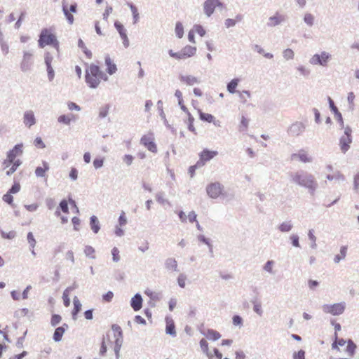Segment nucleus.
<instances>
[{
    "instance_id": "nucleus-49",
    "label": "nucleus",
    "mask_w": 359,
    "mask_h": 359,
    "mask_svg": "<svg viewBox=\"0 0 359 359\" xmlns=\"http://www.w3.org/2000/svg\"><path fill=\"white\" fill-rule=\"evenodd\" d=\"M168 53H169L170 57H174V58H175L177 60L184 59V57L183 56V54L182 53L181 51L180 52H177V53H175L172 50H170Z\"/></svg>"
},
{
    "instance_id": "nucleus-19",
    "label": "nucleus",
    "mask_w": 359,
    "mask_h": 359,
    "mask_svg": "<svg viewBox=\"0 0 359 359\" xmlns=\"http://www.w3.org/2000/svg\"><path fill=\"white\" fill-rule=\"evenodd\" d=\"M36 123L35 116L32 111H27L24 114V123L30 128Z\"/></svg>"
},
{
    "instance_id": "nucleus-7",
    "label": "nucleus",
    "mask_w": 359,
    "mask_h": 359,
    "mask_svg": "<svg viewBox=\"0 0 359 359\" xmlns=\"http://www.w3.org/2000/svg\"><path fill=\"white\" fill-rule=\"evenodd\" d=\"M330 55L327 52H322L320 54H315L310 60V62L313 65L326 66L330 58Z\"/></svg>"
},
{
    "instance_id": "nucleus-25",
    "label": "nucleus",
    "mask_w": 359,
    "mask_h": 359,
    "mask_svg": "<svg viewBox=\"0 0 359 359\" xmlns=\"http://www.w3.org/2000/svg\"><path fill=\"white\" fill-rule=\"evenodd\" d=\"M105 64L107 65V71L109 74H113L116 72V65L109 57L105 58Z\"/></svg>"
},
{
    "instance_id": "nucleus-45",
    "label": "nucleus",
    "mask_w": 359,
    "mask_h": 359,
    "mask_svg": "<svg viewBox=\"0 0 359 359\" xmlns=\"http://www.w3.org/2000/svg\"><path fill=\"white\" fill-rule=\"evenodd\" d=\"M84 252L86 256L90 258H95V249L93 247L89 245L86 246Z\"/></svg>"
},
{
    "instance_id": "nucleus-3",
    "label": "nucleus",
    "mask_w": 359,
    "mask_h": 359,
    "mask_svg": "<svg viewBox=\"0 0 359 359\" xmlns=\"http://www.w3.org/2000/svg\"><path fill=\"white\" fill-rule=\"evenodd\" d=\"M39 46L41 48L50 46L59 50L60 43L53 27L44 28L41 30L38 40Z\"/></svg>"
},
{
    "instance_id": "nucleus-32",
    "label": "nucleus",
    "mask_w": 359,
    "mask_h": 359,
    "mask_svg": "<svg viewBox=\"0 0 359 359\" xmlns=\"http://www.w3.org/2000/svg\"><path fill=\"white\" fill-rule=\"evenodd\" d=\"M73 303H74V309L72 311V316H73L74 318H76L77 313L81 309V304L76 297H74V298L73 299Z\"/></svg>"
},
{
    "instance_id": "nucleus-62",
    "label": "nucleus",
    "mask_w": 359,
    "mask_h": 359,
    "mask_svg": "<svg viewBox=\"0 0 359 359\" xmlns=\"http://www.w3.org/2000/svg\"><path fill=\"white\" fill-rule=\"evenodd\" d=\"M53 61V57L50 55L49 53H46L45 55V64L47 66H51V63Z\"/></svg>"
},
{
    "instance_id": "nucleus-59",
    "label": "nucleus",
    "mask_w": 359,
    "mask_h": 359,
    "mask_svg": "<svg viewBox=\"0 0 359 359\" xmlns=\"http://www.w3.org/2000/svg\"><path fill=\"white\" fill-rule=\"evenodd\" d=\"M47 72H48V76L50 81H52L54 78L55 74L54 70L51 66H47Z\"/></svg>"
},
{
    "instance_id": "nucleus-50",
    "label": "nucleus",
    "mask_w": 359,
    "mask_h": 359,
    "mask_svg": "<svg viewBox=\"0 0 359 359\" xmlns=\"http://www.w3.org/2000/svg\"><path fill=\"white\" fill-rule=\"evenodd\" d=\"M27 241L30 246L34 248L36 245V240L34 238V236L32 232H29L27 234Z\"/></svg>"
},
{
    "instance_id": "nucleus-30",
    "label": "nucleus",
    "mask_w": 359,
    "mask_h": 359,
    "mask_svg": "<svg viewBox=\"0 0 359 359\" xmlns=\"http://www.w3.org/2000/svg\"><path fill=\"white\" fill-rule=\"evenodd\" d=\"M175 97L177 98L178 100V104L180 105L181 109L183 111H187V107L184 104V100L182 97V93L180 90H176L175 93Z\"/></svg>"
},
{
    "instance_id": "nucleus-55",
    "label": "nucleus",
    "mask_w": 359,
    "mask_h": 359,
    "mask_svg": "<svg viewBox=\"0 0 359 359\" xmlns=\"http://www.w3.org/2000/svg\"><path fill=\"white\" fill-rule=\"evenodd\" d=\"M61 316L57 314H54L51 318V325L55 326L61 321Z\"/></svg>"
},
{
    "instance_id": "nucleus-21",
    "label": "nucleus",
    "mask_w": 359,
    "mask_h": 359,
    "mask_svg": "<svg viewBox=\"0 0 359 359\" xmlns=\"http://www.w3.org/2000/svg\"><path fill=\"white\" fill-rule=\"evenodd\" d=\"M142 299L140 294H135L131 300V306L134 311H139L142 308Z\"/></svg>"
},
{
    "instance_id": "nucleus-48",
    "label": "nucleus",
    "mask_w": 359,
    "mask_h": 359,
    "mask_svg": "<svg viewBox=\"0 0 359 359\" xmlns=\"http://www.w3.org/2000/svg\"><path fill=\"white\" fill-rule=\"evenodd\" d=\"M292 229V225L289 222H284L279 226V229L283 232H287Z\"/></svg>"
},
{
    "instance_id": "nucleus-40",
    "label": "nucleus",
    "mask_w": 359,
    "mask_h": 359,
    "mask_svg": "<svg viewBox=\"0 0 359 359\" xmlns=\"http://www.w3.org/2000/svg\"><path fill=\"white\" fill-rule=\"evenodd\" d=\"M284 20V18L280 15H276L275 16L271 17L269 18L270 25L272 26H275L280 23Z\"/></svg>"
},
{
    "instance_id": "nucleus-15",
    "label": "nucleus",
    "mask_w": 359,
    "mask_h": 359,
    "mask_svg": "<svg viewBox=\"0 0 359 359\" xmlns=\"http://www.w3.org/2000/svg\"><path fill=\"white\" fill-rule=\"evenodd\" d=\"M221 5L222 4L219 0H206L203 6L205 13L208 16H210L213 13L216 6Z\"/></svg>"
},
{
    "instance_id": "nucleus-63",
    "label": "nucleus",
    "mask_w": 359,
    "mask_h": 359,
    "mask_svg": "<svg viewBox=\"0 0 359 359\" xmlns=\"http://www.w3.org/2000/svg\"><path fill=\"white\" fill-rule=\"evenodd\" d=\"M294 359H305V352L302 350L294 354Z\"/></svg>"
},
{
    "instance_id": "nucleus-2",
    "label": "nucleus",
    "mask_w": 359,
    "mask_h": 359,
    "mask_svg": "<svg viewBox=\"0 0 359 359\" xmlns=\"http://www.w3.org/2000/svg\"><path fill=\"white\" fill-rule=\"evenodd\" d=\"M107 80V75L95 65H90L86 71V81L90 88H95L102 81Z\"/></svg>"
},
{
    "instance_id": "nucleus-42",
    "label": "nucleus",
    "mask_w": 359,
    "mask_h": 359,
    "mask_svg": "<svg viewBox=\"0 0 359 359\" xmlns=\"http://www.w3.org/2000/svg\"><path fill=\"white\" fill-rule=\"evenodd\" d=\"M356 348L355 344L351 340L348 341V344L346 346V352L350 356H353Z\"/></svg>"
},
{
    "instance_id": "nucleus-14",
    "label": "nucleus",
    "mask_w": 359,
    "mask_h": 359,
    "mask_svg": "<svg viewBox=\"0 0 359 359\" xmlns=\"http://www.w3.org/2000/svg\"><path fill=\"white\" fill-rule=\"evenodd\" d=\"M60 210L65 213V215L69 214V208H68V202L66 200H62L60 203V206L55 211V215L58 217H60L62 223L65 224L68 222V218L66 216H62L60 213Z\"/></svg>"
},
{
    "instance_id": "nucleus-53",
    "label": "nucleus",
    "mask_w": 359,
    "mask_h": 359,
    "mask_svg": "<svg viewBox=\"0 0 359 359\" xmlns=\"http://www.w3.org/2000/svg\"><path fill=\"white\" fill-rule=\"evenodd\" d=\"M111 254H112V257H113V260L114 262L119 261V259H120L119 250H118V249L117 248L114 247L111 250Z\"/></svg>"
},
{
    "instance_id": "nucleus-37",
    "label": "nucleus",
    "mask_w": 359,
    "mask_h": 359,
    "mask_svg": "<svg viewBox=\"0 0 359 359\" xmlns=\"http://www.w3.org/2000/svg\"><path fill=\"white\" fill-rule=\"evenodd\" d=\"M90 226L94 233H97L100 230L99 222L95 216L90 217Z\"/></svg>"
},
{
    "instance_id": "nucleus-36",
    "label": "nucleus",
    "mask_w": 359,
    "mask_h": 359,
    "mask_svg": "<svg viewBox=\"0 0 359 359\" xmlns=\"http://www.w3.org/2000/svg\"><path fill=\"white\" fill-rule=\"evenodd\" d=\"M239 82L238 79H234L231 80L227 85V90L230 93H236V88L238 86Z\"/></svg>"
},
{
    "instance_id": "nucleus-41",
    "label": "nucleus",
    "mask_w": 359,
    "mask_h": 359,
    "mask_svg": "<svg viewBox=\"0 0 359 359\" xmlns=\"http://www.w3.org/2000/svg\"><path fill=\"white\" fill-rule=\"evenodd\" d=\"M21 164V161L20 160L14 161L11 165V167L9 168L8 170L6 171V175H10L13 174L17 168L20 166Z\"/></svg>"
},
{
    "instance_id": "nucleus-34",
    "label": "nucleus",
    "mask_w": 359,
    "mask_h": 359,
    "mask_svg": "<svg viewBox=\"0 0 359 359\" xmlns=\"http://www.w3.org/2000/svg\"><path fill=\"white\" fill-rule=\"evenodd\" d=\"M165 266L169 270L176 271L177 270V261L173 258H168L165 262Z\"/></svg>"
},
{
    "instance_id": "nucleus-12",
    "label": "nucleus",
    "mask_w": 359,
    "mask_h": 359,
    "mask_svg": "<svg viewBox=\"0 0 359 359\" xmlns=\"http://www.w3.org/2000/svg\"><path fill=\"white\" fill-rule=\"evenodd\" d=\"M345 306L341 303L334 304L332 305H325L323 311L325 313H330L333 316L341 314L344 311Z\"/></svg>"
},
{
    "instance_id": "nucleus-28",
    "label": "nucleus",
    "mask_w": 359,
    "mask_h": 359,
    "mask_svg": "<svg viewBox=\"0 0 359 359\" xmlns=\"http://www.w3.org/2000/svg\"><path fill=\"white\" fill-rule=\"evenodd\" d=\"M187 116V118H188V120H187V124H188V129L194 133H196V128L194 126V116L191 115V114L189 112V109H187V111H184Z\"/></svg>"
},
{
    "instance_id": "nucleus-56",
    "label": "nucleus",
    "mask_w": 359,
    "mask_h": 359,
    "mask_svg": "<svg viewBox=\"0 0 359 359\" xmlns=\"http://www.w3.org/2000/svg\"><path fill=\"white\" fill-rule=\"evenodd\" d=\"M186 279V276L183 274H180L177 278L178 284L182 288L185 287Z\"/></svg>"
},
{
    "instance_id": "nucleus-61",
    "label": "nucleus",
    "mask_w": 359,
    "mask_h": 359,
    "mask_svg": "<svg viewBox=\"0 0 359 359\" xmlns=\"http://www.w3.org/2000/svg\"><path fill=\"white\" fill-rule=\"evenodd\" d=\"M103 158H95L93 161V165L95 168H101L103 165Z\"/></svg>"
},
{
    "instance_id": "nucleus-13",
    "label": "nucleus",
    "mask_w": 359,
    "mask_h": 359,
    "mask_svg": "<svg viewBox=\"0 0 359 359\" xmlns=\"http://www.w3.org/2000/svg\"><path fill=\"white\" fill-rule=\"evenodd\" d=\"M217 154L216 151L203 149L199 154L200 158L198 161V165H204L207 161L212 159Z\"/></svg>"
},
{
    "instance_id": "nucleus-33",
    "label": "nucleus",
    "mask_w": 359,
    "mask_h": 359,
    "mask_svg": "<svg viewBox=\"0 0 359 359\" xmlns=\"http://www.w3.org/2000/svg\"><path fill=\"white\" fill-rule=\"evenodd\" d=\"M206 337L210 340H217L221 337V334L216 330L209 329L207 330Z\"/></svg>"
},
{
    "instance_id": "nucleus-22",
    "label": "nucleus",
    "mask_w": 359,
    "mask_h": 359,
    "mask_svg": "<svg viewBox=\"0 0 359 359\" xmlns=\"http://www.w3.org/2000/svg\"><path fill=\"white\" fill-rule=\"evenodd\" d=\"M67 325L64 324L61 327H58L55 329L54 334H53V339L55 341H60L62 339V337L66 330V328H67Z\"/></svg>"
},
{
    "instance_id": "nucleus-54",
    "label": "nucleus",
    "mask_w": 359,
    "mask_h": 359,
    "mask_svg": "<svg viewBox=\"0 0 359 359\" xmlns=\"http://www.w3.org/2000/svg\"><path fill=\"white\" fill-rule=\"evenodd\" d=\"M114 297V294L112 292L109 291L105 294L102 296V300L105 302H110Z\"/></svg>"
},
{
    "instance_id": "nucleus-24",
    "label": "nucleus",
    "mask_w": 359,
    "mask_h": 359,
    "mask_svg": "<svg viewBox=\"0 0 359 359\" xmlns=\"http://www.w3.org/2000/svg\"><path fill=\"white\" fill-rule=\"evenodd\" d=\"M351 143V137L342 136L340 139V147L341 151L345 153L348 149Z\"/></svg>"
},
{
    "instance_id": "nucleus-9",
    "label": "nucleus",
    "mask_w": 359,
    "mask_h": 359,
    "mask_svg": "<svg viewBox=\"0 0 359 359\" xmlns=\"http://www.w3.org/2000/svg\"><path fill=\"white\" fill-rule=\"evenodd\" d=\"M76 4H71L69 6L68 4L65 2H62V11L64 12V14L69 24H72L74 22V16L72 13H76Z\"/></svg>"
},
{
    "instance_id": "nucleus-58",
    "label": "nucleus",
    "mask_w": 359,
    "mask_h": 359,
    "mask_svg": "<svg viewBox=\"0 0 359 359\" xmlns=\"http://www.w3.org/2000/svg\"><path fill=\"white\" fill-rule=\"evenodd\" d=\"M194 29L197 34H198L201 36H203L205 34V29L201 25H196L194 27Z\"/></svg>"
},
{
    "instance_id": "nucleus-23",
    "label": "nucleus",
    "mask_w": 359,
    "mask_h": 359,
    "mask_svg": "<svg viewBox=\"0 0 359 359\" xmlns=\"http://www.w3.org/2000/svg\"><path fill=\"white\" fill-rule=\"evenodd\" d=\"M184 59L194 56L196 52V48L191 46H186L182 50Z\"/></svg>"
},
{
    "instance_id": "nucleus-1",
    "label": "nucleus",
    "mask_w": 359,
    "mask_h": 359,
    "mask_svg": "<svg viewBox=\"0 0 359 359\" xmlns=\"http://www.w3.org/2000/svg\"><path fill=\"white\" fill-rule=\"evenodd\" d=\"M107 340V346L109 348H112L116 358H118L119 351L123 342V333L120 326L113 325L111 331L103 337L102 340Z\"/></svg>"
},
{
    "instance_id": "nucleus-5",
    "label": "nucleus",
    "mask_w": 359,
    "mask_h": 359,
    "mask_svg": "<svg viewBox=\"0 0 359 359\" xmlns=\"http://www.w3.org/2000/svg\"><path fill=\"white\" fill-rule=\"evenodd\" d=\"M22 144H18L7 153L6 159L3 163L4 168H8L15 158L22 154Z\"/></svg>"
},
{
    "instance_id": "nucleus-11",
    "label": "nucleus",
    "mask_w": 359,
    "mask_h": 359,
    "mask_svg": "<svg viewBox=\"0 0 359 359\" xmlns=\"http://www.w3.org/2000/svg\"><path fill=\"white\" fill-rule=\"evenodd\" d=\"M206 191L210 197L216 198L222 194V188L218 182L211 183L206 187Z\"/></svg>"
},
{
    "instance_id": "nucleus-57",
    "label": "nucleus",
    "mask_w": 359,
    "mask_h": 359,
    "mask_svg": "<svg viewBox=\"0 0 359 359\" xmlns=\"http://www.w3.org/2000/svg\"><path fill=\"white\" fill-rule=\"evenodd\" d=\"M248 119L246 118L245 116H242L241 121V129L244 130H246L248 126Z\"/></svg>"
},
{
    "instance_id": "nucleus-8",
    "label": "nucleus",
    "mask_w": 359,
    "mask_h": 359,
    "mask_svg": "<svg viewBox=\"0 0 359 359\" xmlns=\"http://www.w3.org/2000/svg\"><path fill=\"white\" fill-rule=\"evenodd\" d=\"M20 189L21 186L20 183L15 182L12 187L8 191V192L3 196V201L11 206H14L13 197L12 194L18 193L20 191Z\"/></svg>"
},
{
    "instance_id": "nucleus-27",
    "label": "nucleus",
    "mask_w": 359,
    "mask_h": 359,
    "mask_svg": "<svg viewBox=\"0 0 359 359\" xmlns=\"http://www.w3.org/2000/svg\"><path fill=\"white\" fill-rule=\"evenodd\" d=\"M198 111L199 118L201 120H202L203 121L208 122V123L214 122L215 117L212 114H208V113H204L201 109H198Z\"/></svg>"
},
{
    "instance_id": "nucleus-6",
    "label": "nucleus",
    "mask_w": 359,
    "mask_h": 359,
    "mask_svg": "<svg viewBox=\"0 0 359 359\" xmlns=\"http://www.w3.org/2000/svg\"><path fill=\"white\" fill-rule=\"evenodd\" d=\"M140 143L152 153L157 152V146L154 142V135L152 133L144 135L140 139Z\"/></svg>"
},
{
    "instance_id": "nucleus-35",
    "label": "nucleus",
    "mask_w": 359,
    "mask_h": 359,
    "mask_svg": "<svg viewBox=\"0 0 359 359\" xmlns=\"http://www.w3.org/2000/svg\"><path fill=\"white\" fill-rule=\"evenodd\" d=\"M200 346H201L202 351L207 355V356L209 358V359H212L213 355L209 353L208 344L205 339H202L200 341Z\"/></svg>"
},
{
    "instance_id": "nucleus-38",
    "label": "nucleus",
    "mask_w": 359,
    "mask_h": 359,
    "mask_svg": "<svg viewBox=\"0 0 359 359\" xmlns=\"http://www.w3.org/2000/svg\"><path fill=\"white\" fill-rule=\"evenodd\" d=\"M347 252V247L346 246H342L340 249V254L335 256L334 260L336 263H338L340 262V260L344 259L346 256Z\"/></svg>"
},
{
    "instance_id": "nucleus-31",
    "label": "nucleus",
    "mask_w": 359,
    "mask_h": 359,
    "mask_svg": "<svg viewBox=\"0 0 359 359\" xmlns=\"http://www.w3.org/2000/svg\"><path fill=\"white\" fill-rule=\"evenodd\" d=\"M73 290L72 287H67V289L65 290L64 292H63V294H62V299H63V302H64V305L66 306V307H68L70 305V298H69V294H70V292Z\"/></svg>"
},
{
    "instance_id": "nucleus-51",
    "label": "nucleus",
    "mask_w": 359,
    "mask_h": 359,
    "mask_svg": "<svg viewBox=\"0 0 359 359\" xmlns=\"http://www.w3.org/2000/svg\"><path fill=\"white\" fill-rule=\"evenodd\" d=\"M15 235L16 233L14 231H11L8 233L1 231V236L4 238L13 239L15 237Z\"/></svg>"
},
{
    "instance_id": "nucleus-18",
    "label": "nucleus",
    "mask_w": 359,
    "mask_h": 359,
    "mask_svg": "<svg viewBox=\"0 0 359 359\" xmlns=\"http://www.w3.org/2000/svg\"><path fill=\"white\" fill-rule=\"evenodd\" d=\"M114 26L118 32L121 39L123 40V43L125 46H128L129 44L128 39L126 34V31L123 27V25L119 22H115Z\"/></svg>"
},
{
    "instance_id": "nucleus-60",
    "label": "nucleus",
    "mask_w": 359,
    "mask_h": 359,
    "mask_svg": "<svg viewBox=\"0 0 359 359\" xmlns=\"http://www.w3.org/2000/svg\"><path fill=\"white\" fill-rule=\"evenodd\" d=\"M233 323L236 326L242 325L243 320H242L241 317H240L239 316H234L233 317Z\"/></svg>"
},
{
    "instance_id": "nucleus-10",
    "label": "nucleus",
    "mask_w": 359,
    "mask_h": 359,
    "mask_svg": "<svg viewBox=\"0 0 359 359\" xmlns=\"http://www.w3.org/2000/svg\"><path fill=\"white\" fill-rule=\"evenodd\" d=\"M291 161H298L302 163H310L312 161V157L307 151L300 149L297 153L292 154L290 156Z\"/></svg>"
},
{
    "instance_id": "nucleus-4",
    "label": "nucleus",
    "mask_w": 359,
    "mask_h": 359,
    "mask_svg": "<svg viewBox=\"0 0 359 359\" xmlns=\"http://www.w3.org/2000/svg\"><path fill=\"white\" fill-rule=\"evenodd\" d=\"M292 180L296 184L304 187L313 191L318 187V184L312 175H304L297 172L292 176Z\"/></svg>"
},
{
    "instance_id": "nucleus-47",
    "label": "nucleus",
    "mask_w": 359,
    "mask_h": 359,
    "mask_svg": "<svg viewBox=\"0 0 359 359\" xmlns=\"http://www.w3.org/2000/svg\"><path fill=\"white\" fill-rule=\"evenodd\" d=\"M304 22L311 26L313 24V21H314V17L312 14L311 13H306L305 15H304Z\"/></svg>"
},
{
    "instance_id": "nucleus-39",
    "label": "nucleus",
    "mask_w": 359,
    "mask_h": 359,
    "mask_svg": "<svg viewBox=\"0 0 359 359\" xmlns=\"http://www.w3.org/2000/svg\"><path fill=\"white\" fill-rule=\"evenodd\" d=\"M78 46L79 48H81L82 49L83 53L86 55V57L88 58H89V59L91 58V57H92L91 51L87 48L84 42L81 39L79 40Z\"/></svg>"
},
{
    "instance_id": "nucleus-26",
    "label": "nucleus",
    "mask_w": 359,
    "mask_h": 359,
    "mask_svg": "<svg viewBox=\"0 0 359 359\" xmlns=\"http://www.w3.org/2000/svg\"><path fill=\"white\" fill-rule=\"evenodd\" d=\"M75 118H76V117L73 114L61 115L58 117L57 121L60 123L69 125V124H70L71 121L72 120H74Z\"/></svg>"
},
{
    "instance_id": "nucleus-43",
    "label": "nucleus",
    "mask_w": 359,
    "mask_h": 359,
    "mask_svg": "<svg viewBox=\"0 0 359 359\" xmlns=\"http://www.w3.org/2000/svg\"><path fill=\"white\" fill-rule=\"evenodd\" d=\"M166 333L172 336L176 335L175 326L173 322L168 323L166 325Z\"/></svg>"
},
{
    "instance_id": "nucleus-17",
    "label": "nucleus",
    "mask_w": 359,
    "mask_h": 359,
    "mask_svg": "<svg viewBox=\"0 0 359 359\" xmlns=\"http://www.w3.org/2000/svg\"><path fill=\"white\" fill-rule=\"evenodd\" d=\"M304 128L303 123L296 122L290 127L289 133L292 136H298L304 131Z\"/></svg>"
},
{
    "instance_id": "nucleus-44",
    "label": "nucleus",
    "mask_w": 359,
    "mask_h": 359,
    "mask_svg": "<svg viewBox=\"0 0 359 359\" xmlns=\"http://www.w3.org/2000/svg\"><path fill=\"white\" fill-rule=\"evenodd\" d=\"M107 339L102 341V344H101V346H100V352H99V354L100 356H104L107 349L109 348L108 346H107Z\"/></svg>"
},
{
    "instance_id": "nucleus-29",
    "label": "nucleus",
    "mask_w": 359,
    "mask_h": 359,
    "mask_svg": "<svg viewBox=\"0 0 359 359\" xmlns=\"http://www.w3.org/2000/svg\"><path fill=\"white\" fill-rule=\"evenodd\" d=\"M49 170V165L48 163L43 162V167H37L35 170V174L37 177L45 176L46 172Z\"/></svg>"
},
{
    "instance_id": "nucleus-46",
    "label": "nucleus",
    "mask_w": 359,
    "mask_h": 359,
    "mask_svg": "<svg viewBox=\"0 0 359 359\" xmlns=\"http://www.w3.org/2000/svg\"><path fill=\"white\" fill-rule=\"evenodd\" d=\"M175 33L179 38H182L184 34V28L180 22H177L175 26Z\"/></svg>"
},
{
    "instance_id": "nucleus-16",
    "label": "nucleus",
    "mask_w": 359,
    "mask_h": 359,
    "mask_svg": "<svg viewBox=\"0 0 359 359\" xmlns=\"http://www.w3.org/2000/svg\"><path fill=\"white\" fill-rule=\"evenodd\" d=\"M33 55L29 52L24 53L23 57L20 64L22 71L26 72L29 70L32 65Z\"/></svg>"
},
{
    "instance_id": "nucleus-20",
    "label": "nucleus",
    "mask_w": 359,
    "mask_h": 359,
    "mask_svg": "<svg viewBox=\"0 0 359 359\" xmlns=\"http://www.w3.org/2000/svg\"><path fill=\"white\" fill-rule=\"evenodd\" d=\"M180 80L183 84L187 86H194L198 83V79L191 75L181 76Z\"/></svg>"
},
{
    "instance_id": "nucleus-52",
    "label": "nucleus",
    "mask_w": 359,
    "mask_h": 359,
    "mask_svg": "<svg viewBox=\"0 0 359 359\" xmlns=\"http://www.w3.org/2000/svg\"><path fill=\"white\" fill-rule=\"evenodd\" d=\"M283 56L286 60L292 59L294 57V52L292 49L287 48L284 50Z\"/></svg>"
},
{
    "instance_id": "nucleus-64",
    "label": "nucleus",
    "mask_w": 359,
    "mask_h": 359,
    "mask_svg": "<svg viewBox=\"0 0 359 359\" xmlns=\"http://www.w3.org/2000/svg\"><path fill=\"white\" fill-rule=\"evenodd\" d=\"M65 258L67 259V260H69L71 262L74 263V252L72 251V250H69L66 252L65 254Z\"/></svg>"
}]
</instances>
